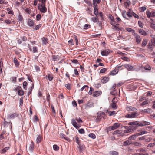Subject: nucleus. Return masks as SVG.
Masks as SVG:
<instances>
[{
    "instance_id": "13",
    "label": "nucleus",
    "mask_w": 155,
    "mask_h": 155,
    "mask_svg": "<svg viewBox=\"0 0 155 155\" xmlns=\"http://www.w3.org/2000/svg\"><path fill=\"white\" fill-rule=\"evenodd\" d=\"M109 78L107 77H104L101 80V83L104 84L107 82L109 80Z\"/></svg>"
},
{
    "instance_id": "31",
    "label": "nucleus",
    "mask_w": 155,
    "mask_h": 155,
    "mask_svg": "<svg viewBox=\"0 0 155 155\" xmlns=\"http://www.w3.org/2000/svg\"><path fill=\"white\" fill-rule=\"evenodd\" d=\"M88 136L89 137L93 139H94L96 138L95 135L93 133H90L89 134Z\"/></svg>"
},
{
    "instance_id": "44",
    "label": "nucleus",
    "mask_w": 155,
    "mask_h": 155,
    "mask_svg": "<svg viewBox=\"0 0 155 155\" xmlns=\"http://www.w3.org/2000/svg\"><path fill=\"white\" fill-rule=\"evenodd\" d=\"M3 63L2 61H0V73H2V69L1 68V66L3 65Z\"/></svg>"
},
{
    "instance_id": "30",
    "label": "nucleus",
    "mask_w": 155,
    "mask_h": 155,
    "mask_svg": "<svg viewBox=\"0 0 155 155\" xmlns=\"http://www.w3.org/2000/svg\"><path fill=\"white\" fill-rule=\"evenodd\" d=\"M98 117H101L103 115H105V113L103 112H100L97 113Z\"/></svg>"
},
{
    "instance_id": "24",
    "label": "nucleus",
    "mask_w": 155,
    "mask_h": 155,
    "mask_svg": "<svg viewBox=\"0 0 155 155\" xmlns=\"http://www.w3.org/2000/svg\"><path fill=\"white\" fill-rule=\"evenodd\" d=\"M18 20L19 22H22L23 21V18L21 15H19L18 16Z\"/></svg>"
},
{
    "instance_id": "38",
    "label": "nucleus",
    "mask_w": 155,
    "mask_h": 155,
    "mask_svg": "<svg viewBox=\"0 0 155 155\" xmlns=\"http://www.w3.org/2000/svg\"><path fill=\"white\" fill-rule=\"evenodd\" d=\"M53 148L54 150H58L59 149V147L56 145H54L53 146Z\"/></svg>"
},
{
    "instance_id": "5",
    "label": "nucleus",
    "mask_w": 155,
    "mask_h": 155,
    "mask_svg": "<svg viewBox=\"0 0 155 155\" xmlns=\"http://www.w3.org/2000/svg\"><path fill=\"white\" fill-rule=\"evenodd\" d=\"M134 35L135 36L136 42L138 44L141 41V38L139 35L137 34L134 33Z\"/></svg>"
},
{
    "instance_id": "4",
    "label": "nucleus",
    "mask_w": 155,
    "mask_h": 155,
    "mask_svg": "<svg viewBox=\"0 0 155 155\" xmlns=\"http://www.w3.org/2000/svg\"><path fill=\"white\" fill-rule=\"evenodd\" d=\"M18 114L16 113H12L10 114L7 117V119L14 118L18 116Z\"/></svg>"
},
{
    "instance_id": "23",
    "label": "nucleus",
    "mask_w": 155,
    "mask_h": 155,
    "mask_svg": "<svg viewBox=\"0 0 155 155\" xmlns=\"http://www.w3.org/2000/svg\"><path fill=\"white\" fill-rule=\"evenodd\" d=\"M60 136L64 138L66 140L68 141L69 140V139L68 137H65V135L63 133H60Z\"/></svg>"
},
{
    "instance_id": "39",
    "label": "nucleus",
    "mask_w": 155,
    "mask_h": 155,
    "mask_svg": "<svg viewBox=\"0 0 155 155\" xmlns=\"http://www.w3.org/2000/svg\"><path fill=\"white\" fill-rule=\"evenodd\" d=\"M108 113L110 116L114 115L116 114L115 112L114 111H109Z\"/></svg>"
},
{
    "instance_id": "45",
    "label": "nucleus",
    "mask_w": 155,
    "mask_h": 155,
    "mask_svg": "<svg viewBox=\"0 0 155 155\" xmlns=\"http://www.w3.org/2000/svg\"><path fill=\"white\" fill-rule=\"evenodd\" d=\"M121 133V132L120 131V130H117L116 131H115L113 133V134H120Z\"/></svg>"
},
{
    "instance_id": "27",
    "label": "nucleus",
    "mask_w": 155,
    "mask_h": 155,
    "mask_svg": "<svg viewBox=\"0 0 155 155\" xmlns=\"http://www.w3.org/2000/svg\"><path fill=\"white\" fill-rule=\"evenodd\" d=\"M88 88H89V87L87 85H85L81 88V89L80 90H81V91H82L84 89H85V90L86 91L87 90H88Z\"/></svg>"
},
{
    "instance_id": "19",
    "label": "nucleus",
    "mask_w": 155,
    "mask_h": 155,
    "mask_svg": "<svg viewBox=\"0 0 155 155\" xmlns=\"http://www.w3.org/2000/svg\"><path fill=\"white\" fill-rule=\"evenodd\" d=\"M60 57L58 55H53L52 56L53 60L54 61L59 60Z\"/></svg>"
},
{
    "instance_id": "20",
    "label": "nucleus",
    "mask_w": 155,
    "mask_h": 155,
    "mask_svg": "<svg viewBox=\"0 0 155 155\" xmlns=\"http://www.w3.org/2000/svg\"><path fill=\"white\" fill-rule=\"evenodd\" d=\"M41 39L43 41V43L44 45H45L47 44L48 42V40L47 38L45 37H43Z\"/></svg>"
},
{
    "instance_id": "63",
    "label": "nucleus",
    "mask_w": 155,
    "mask_h": 155,
    "mask_svg": "<svg viewBox=\"0 0 155 155\" xmlns=\"http://www.w3.org/2000/svg\"><path fill=\"white\" fill-rule=\"evenodd\" d=\"M135 137V136L134 135H132L131 136H130L129 137V140H134V138Z\"/></svg>"
},
{
    "instance_id": "15",
    "label": "nucleus",
    "mask_w": 155,
    "mask_h": 155,
    "mask_svg": "<svg viewBox=\"0 0 155 155\" xmlns=\"http://www.w3.org/2000/svg\"><path fill=\"white\" fill-rule=\"evenodd\" d=\"M101 0H93V5L94 6H97V5L96 3L97 4H99L101 2Z\"/></svg>"
},
{
    "instance_id": "1",
    "label": "nucleus",
    "mask_w": 155,
    "mask_h": 155,
    "mask_svg": "<svg viewBox=\"0 0 155 155\" xmlns=\"http://www.w3.org/2000/svg\"><path fill=\"white\" fill-rule=\"evenodd\" d=\"M83 122L82 120L80 117H76L75 119H72L71 120V123L72 125L77 129L81 127L80 123H82Z\"/></svg>"
},
{
    "instance_id": "10",
    "label": "nucleus",
    "mask_w": 155,
    "mask_h": 155,
    "mask_svg": "<svg viewBox=\"0 0 155 155\" xmlns=\"http://www.w3.org/2000/svg\"><path fill=\"white\" fill-rule=\"evenodd\" d=\"M128 124L130 125H134L135 126H139V123L137 121L130 122Z\"/></svg>"
},
{
    "instance_id": "12",
    "label": "nucleus",
    "mask_w": 155,
    "mask_h": 155,
    "mask_svg": "<svg viewBox=\"0 0 155 155\" xmlns=\"http://www.w3.org/2000/svg\"><path fill=\"white\" fill-rule=\"evenodd\" d=\"M34 148V143L33 141L31 142L29 147V150L30 152H32Z\"/></svg>"
},
{
    "instance_id": "34",
    "label": "nucleus",
    "mask_w": 155,
    "mask_h": 155,
    "mask_svg": "<svg viewBox=\"0 0 155 155\" xmlns=\"http://www.w3.org/2000/svg\"><path fill=\"white\" fill-rule=\"evenodd\" d=\"M34 87V86H31V88H29L28 89V95L29 96V95L30 94H31V92H32V89Z\"/></svg>"
},
{
    "instance_id": "14",
    "label": "nucleus",
    "mask_w": 155,
    "mask_h": 155,
    "mask_svg": "<svg viewBox=\"0 0 155 155\" xmlns=\"http://www.w3.org/2000/svg\"><path fill=\"white\" fill-rule=\"evenodd\" d=\"M96 7L94 6V13L96 16L98 17V10Z\"/></svg>"
},
{
    "instance_id": "51",
    "label": "nucleus",
    "mask_w": 155,
    "mask_h": 155,
    "mask_svg": "<svg viewBox=\"0 0 155 155\" xmlns=\"http://www.w3.org/2000/svg\"><path fill=\"white\" fill-rule=\"evenodd\" d=\"M22 41H25L27 40V38L25 36H23L21 38Z\"/></svg>"
},
{
    "instance_id": "11",
    "label": "nucleus",
    "mask_w": 155,
    "mask_h": 155,
    "mask_svg": "<svg viewBox=\"0 0 155 155\" xmlns=\"http://www.w3.org/2000/svg\"><path fill=\"white\" fill-rule=\"evenodd\" d=\"M41 8L40 9V11L42 13H45L47 11V9L44 5H41Z\"/></svg>"
},
{
    "instance_id": "37",
    "label": "nucleus",
    "mask_w": 155,
    "mask_h": 155,
    "mask_svg": "<svg viewBox=\"0 0 155 155\" xmlns=\"http://www.w3.org/2000/svg\"><path fill=\"white\" fill-rule=\"evenodd\" d=\"M144 68L147 70H150L151 69V68L148 65L145 66Z\"/></svg>"
},
{
    "instance_id": "54",
    "label": "nucleus",
    "mask_w": 155,
    "mask_h": 155,
    "mask_svg": "<svg viewBox=\"0 0 155 155\" xmlns=\"http://www.w3.org/2000/svg\"><path fill=\"white\" fill-rule=\"evenodd\" d=\"M147 132L146 131H142L139 133L138 134V135H142L143 134H145L146 133H147Z\"/></svg>"
},
{
    "instance_id": "59",
    "label": "nucleus",
    "mask_w": 155,
    "mask_h": 155,
    "mask_svg": "<svg viewBox=\"0 0 155 155\" xmlns=\"http://www.w3.org/2000/svg\"><path fill=\"white\" fill-rule=\"evenodd\" d=\"M25 11L26 12L28 13V14H30L31 12V10L28 8L26 9Z\"/></svg>"
},
{
    "instance_id": "53",
    "label": "nucleus",
    "mask_w": 155,
    "mask_h": 155,
    "mask_svg": "<svg viewBox=\"0 0 155 155\" xmlns=\"http://www.w3.org/2000/svg\"><path fill=\"white\" fill-rule=\"evenodd\" d=\"M74 38L75 40L76 44L77 45H78V37L76 36L75 35H74Z\"/></svg>"
},
{
    "instance_id": "40",
    "label": "nucleus",
    "mask_w": 155,
    "mask_h": 155,
    "mask_svg": "<svg viewBox=\"0 0 155 155\" xmlns=\"http://www.w3.org/2000/svg\"><path fill=\"white\" fill-rule=\"evenodd\" d=\"M46 77H48V78L49 81H52L53 78V77L50 74H48V76L47 75Z\"/></svg>"
},
{
    "instance_id": "49",
    "label": "nucleus",
    "mask_w": 155,
    "mask_h": 155,
    "mask_svg": "<svg viewBox=\"0 0 155 155\" xmlns=\"http://www.w3.org/2000/svg\"><path fill=\"white\" fill-rule=\"evenodd\" d=\"M155 146V143H149V144L147 147H153Z\"/></svg>"
},
{
    "instance_id": "21",
    "label": "nucleus",
    "mask_w": 155,
    "mask_h": 155,
    "mask_svg": "<svg viewBox=\"0 0 155 155\" xmlns=\"http://www.w3.org/2000/svg\"><path fill=\"white\" fill-rule=\"evenodd\" d=\"M152 111L150 109H147L142 110V112L143 113H150Z\"/></svg>"
},
{
    "instance_id": "8",
    "label": "nucleus",
    "mask_w": 155,
    "mask_h": 155,
    "mask_svg": "<svg viewBox=\"0 0 155 155\" xmlns=\"http://www.w3.org/2000/svg\"><path fill=\"white\" fill-rule=\"evenodd\" d=\"M126 109L129 111H134L137 110V109L131 106H128L126 107Z\"/></svg>"
},
{
    "instance_id": "50",
    "label": "nucleus",
    "mask_w": 155,
    "mask_h": 155,
    "mask_svg": "<svg viewBox=\"0 0 155 155\" xmlns=\"http://www.w3.org/2000/svg\"><path fill=\"white\" fill-rule=\"evenodd\" d=\"M107 69L106 68H103L102 69H101L100 71V73H105L106 71H107Z\"/></svg>"
},
{
    "instance_id": "56",
    "label": "nucleus",
    "mask_w": 155,
    "mask_h": 155,
    "mask_svg": "<svg viewBox=\"0 0 155 155\" xmlns=\"http://www.w3.org/2000/svg\"><path fill=\"white\" fill-rule=\"evenodd\" d=\"M94 91V89L91 87H90V91L88 92V94L90 95H91L92 94V91Z\"/></svg>"
},
{
    "instance_id": "47",
    "label": "nucleus",
    "mask_w": 155,
    "mask_h": 155,
    "mask_svg": "<svg viewBox=\"0 0 155 155\" xmlns=\"http://www.w3.org/2000/svg\"><path fill=\"white\" fill-rule=\"evenodd\" d=\"M111 106L113 108L116 109L117 108V106L116 105V104L112 103L111 105Z\"/></svg>"
},
{
    "instance_id": "29",
    "label": "nucleus",
    "mask_w": 155,
    "mask_h": 155,
    "mask_svg": "<svg viewBox=\"0 0 155 155\" xmlns=\"http://www.w3.org/2000/svg\"><path fill=\"white\" fill-rule=\"evenodd\" d=\"M18 93L19 95L22 96L24 94V92L22 90H19L18 91Z\"/></svg>"
},
{
    "instance_id": "7",
    "label": "nucleus",
    "mask_w": 155,
    "mask_h": 155,
    "mask_svg": "<svg viewBox=\"0 0 155 155\" xmlns=\"http://www.w3.org/2000/svg\"><path fill=\"white\" fill-rule=\"evenodd\" d=\"M27 23L28 25L31 27H33L35 24L34 21L30 19L28 20Z\"/></svg>"
},
{
    "instance_id": "48",
    "label": "nucleus",
    "mask_w": 155,
    "mask_h": 155,
    "mask_svg": "<svg viewBox=\"0 0 155 155\" xmlns=\"http://www.w3.org/2000/svg\"><path fill=\"white\" fill-rule=\"evenodd\" d=\"M125 39V38L121 35H119L117 37V40H124Z\"/></svg>"
},
{
    "instance_id": "28",
    "label": "nucleus",
    "mask_w": 155,
    "mask_h": 155,
    "mask_svg": "<svg viewBox=\"0 0 155 155\" xmlns=\"http://www.w3.org/2000/svg\"><path fill=\"white\" fill-rule=\"evenodd\" d=\"M14 62L16 67H18L19 65V63L16 58L14 59Z\"/></svg>"
},
{
    "instance_id": "18",
    "label": "nucleus",
    "mask_w": 155,
    "mask_h": 155,
    "mask_svg": "<svg viewBox=\"0 0 155 155\" xmlns=\"http://www.w3.org/2000/svg\"><path fill=\"white\" fill-rule=\"evenodd\" d=\"M139 32L140 34L144 36H145L147 35L145 31L143 29H139Z\"/></svg>"
},
{
    "instance_id": "6",
    "label": "nucleus",
    "mask_w": 155,
    "mask_h": 155,
    "mask_svg": "<svg viewBox=\"0 0 155 155\" xmlns=\"http://www.w3.org/2000/svg\"><path fill=\"white\" fill-rule=\"evenodd\" d=\"M110 53V51L108 49L103 50L101 52V54L103 56H107Z\"/></svg>"
},
{
    "instance_id": "58",
    "label": "nucleus",
    "mask_w": 155,
    "mask_h": 155,
    "mask_svg": "<svg viewBox=\"0 0 155 155\" xmlns=\"http://www.w3.org/2000/svg\"><path fill=\"white\" fill-rule=\"evenodd\" d=\"M101 84L99 83L96 84H94V87L97 88H99L100 87Z\"/></svg>"
},
{
    "instance_id": "43",
    "label": "nucleus",
    "mask_w": 155,
    "mask_h": 155,
    "mask_svg": "<svg viewBox=\"0 0 155 155\" xmlns=\"http://www.w3.org/2000/svg\"><path fill=\"white\" fill-rule=\"evenodd\" d=\"M146 14L148 18H150L151 17V12L149 11H147Z\"/></svg>"
},
{
    "instance_id": "46",
    "label": "nucleus",
    "mask_w": 155,
    "mask_h": 155,
    "mask_svg": "<svg viewBox=\"0 0 155 155\" xmlns=\"http://www.w3.org/2000/svg\"><path fill=\"white\" fill-rule=\"evenodd\" d=\"M41 18V15L40 14H38L36 16V20L37 21H39Z\"/></svg>"
},
{
    "instance_id": "25",
    "label": "nucleus",
    "mask_w": 155,
    "mask_h": 155,
    "mask_svg": "<svg viewBox=\"0 0 155 155\" xmlns=\"http://www.w3.org/2000/svg\"><path fill=\"white\" fill-rule=\"evenodd\" d=\"M147 39H144L142 43V46L143 47L145 46L147 44Z\"/></svg>"
},
{
    "instance_id": "64",
    "label": "nucleus",
    "mask_w": 155,
    "mask_h": 155,
    "mask_svg": "<svg viewBox=\"0 0 155 155\" xmlns=\"http://www.w3.org/2000/svg\"><path fill=\"white\" fill-rule=\"evenodd\" d=\"M140 10L141 12H144L145 10H146V7H142L140 8Z\"/></svg>"
},
{
    "instance_id": "9",
    "label": "nucleus",
    "mask_w": 155,
    "mask_h": 155,
    "mask_svg": "<svg viewBox=\"0 0 155 155\" xmlns=\"http://www.w3.org/2000/svg\"><path fill=\"white\" fill-rule=\"evenodd\" d=\"M124 66L128 71H132L133 70V67L129 64H125Z\"/></svg>"
},
{
    "instance_id": "57",
    "label": "nucleus",
    "mask_w": 155,
    "mask_h": 155,
    "mask_svg": "<svg viewBox=\"0 0 155 155\" xmlns=\"http://www.w3.org/2000/svg\"><path fill=\"white\" fill-rule=\"evenodd\" d=\"M65 87L68 89L69 90L70 89V84H66L65 85Z\"/></svg>"
},
{
    "instance_id": "61",
    "label": "nucleus",
    "mask_w": 155,
    "mask_h": 155,
    "mask_svg": "<svg viewBox=\"0 0 155 155\" xmlns=\"http://www.w3.org/2000/svg\"><path fill=\"white\" fill-rule=\"evenodd\" d=\"M125 29L126 31L129 32H131L133 30L132 29L129 28H126Z\"/></svg>"
},
{
    "instance_id": "3",
    "label": "nucleus",
    "mask_w": 155,
    "mask_h": 155,
    "mask_svg": "<svg viewBox=\"0 0 155 155\" xmlns=\"http://www.w3.org/2000/svg\"><path fill=\"white\" fill-rule=\"evenodd\" d=\"M120 125V123H116L113 126H110L108 127L107 130L109 131H111L116 129L119 127Z\"/></svg>"
},
{
    "instance_id": "26",
    "label": "nucleus",
    "mask_w": 155,
    "mask_h": 155,
    "mask_svg": "<svg viewBox=\"0 0 155 155\" xmlns=\"http://www.w3.org/2000/svg\"><path fill=\"white\" fill-rule=\"evenodd\" d=\"M75 139L76 142L78 144V145L80 146V140H79V138H78V137L77 136H76L75 137Z\"/></svg>"
},
{
    "instance_id": "2",
    "label": "nucleus",
    "mask_w": 155,
    "mask_h": 155,
    "mask_svg": "<svg viewBox=\"0 0 155 155\" xmlns=\"http://www.w3.org/2000/svg\"><path fill=\"white\" fill-rule=\"evenodd\" d=\"M140 114L137 111L132 112L130 114L126 115L125 117L127 118H135L137 117Z\"/></svg>"
},
{
    "instance_id": "16",
    "label": "nucleus",
    "mask_w": 155,
    "mask_h": 155,
    "mask_svg": "<svg viewBox=\"0 0 155 155\" xmlns=\"http://www.w3.org/2000/svg\"><path fill=\"white\" fill-rule=\"evenodd\" d=\"M118 70L115 68L110 72V74L112 75H114L118 73Z\"/></svg>"
},
{
    "instance_id": "33",
    "label": "nucleus",
    "mask_w": 155,
    "mask_h": 155,
    "mask_svg": "<svg viewBox=\"0 0 155 155\" xmlns=\"http://www.w3.org/2000/svg\"><path fill=\"white\" fill-rule=\"evenodd\" d=\"M9 149V147H5L2 150V153H5L7 150H8Z\"/></svg>"
},
{
    "instance_id": "62",
    "label": "nucleus",
    "mask_w": 155,
    "mask_h": 155,
    "mask_svg": "<svg viewBox=\"0 0 155 155\" xmlns=\"http://www.w3.org/2000/svg\"><path fill=\"white\" fill-rule=\"evenodd\" d=\"M72 104L73 106L75 107H76L77 105V104L75 101H72Z\"/></svg>"
},
{
    "instance_id": "35",
    "label": "nucleus",
    "mask_w": 155,
    "mask_h": 155,
    "mask_svg": "<svg viewBox=\"0 0 155 155\" xmlns=\"http://www.w3.org/2000/svg\"><path fill=\"white\" fill-rule=\"evenodd\" d=\"M121 58L126 61L129 62L130 61V59L128 58H127L126 57H122Z\"/></svg>"
},
{
    "instance_id": "41",
    "label": "nucleus",
    "mask_w": 155,
    "mask_h": 155,
    "mask_svg": "<svg viewBox=\"0 0 155 155\" xmlns=\"http://www.w3.org/2000/svg\"><path fill=\"white\" fill-rule=\"evenodd\" d=\"M133 143L135 146H138L140 147H141V143H140L137 142Z\"/></svg>"
},
{
    "instance_id": "22",
    "label": "nucleus",
    "mask_w": 155,
    "mask_h": 155,
    "mask_svg": "<svg viewBox=\"0 0 155 155\" xmlns=\"http://www.w3.org/2000/svg\"><path fill=\"white\" fill-rule=\"evenodd\" d=\"M131 143V142L129 140H127L123 142V145L124 146H129Z\"/></svg>"
},
{
    "instance_id": "42",
    "label": "nucleus",
    "mask_w": 155,
    "mask_h": 155,
    "mask_svg": "<svg viewBox=\"0 0 155 155\" xmlns=\"http://www.w3.org/2000/svg\"><path fill=\"white\" fill-rule=\"evenodd\" d=\"M78 131L79 133L81 134H83L85 133V131L83 128L80 129L78 130Z\"/></svg>"
},
{
    "instance_id": "55",
    "label": "nucleus",
    "mask_w": 155,
    "mask_h": 155,
    "mask_svg": "<svg viewBox=\"0 0 155 155\" xmlns=\"http://www.w3.org/2000/svg\"><path fill=\"white\" fill-rule=\"evenodd\" d=\"M132 15L134 16L135 18H137V19H139V17L134 12H133Z\"/></svg>"
},
{
    "instance_id": "52",
    "label": "nucleus",
    "mask_w": 155,
    "mask_h": 155,
    "mask_svg": "<svg viewBox=\"0 0 155 155\" xmlns=\"http://www.w3.org/2000/svg\"><path fill=\"white\" fill-rule=\"evenodd\" d=\"M91 20L94 22H96L98 19L96 17H93L91 18Z\"/></svg>"
},
{
    "instance_id": "17",
    "label": "nucleus",
    "mask_w": 155,
    "mask_h": 155,
    "mask_svg": "<svg viewBox=\"0 0 155 155\" xmlns=\"http://www.w3.org/2000/svg\"><path fill=\"white\" fill-rule=\"evenodd\" d=\"M42 139V137L40 135H38L36 139V143H38L40 142Z\"/></svg>"
},
{
    "instance_id": "60",
    "label": "nucleus",
    "mask_w": 155,
    "mask_h": 155,
    "mask_svg": "<svg viewBox=\"0 0 155 155\" xmlns=\"http://www.w3.org/2000/svg\"><path fill=\"white\" fill-rule=\"evenodd\" d=\"M126 15L129 17H131L132 15L131 13L128 12L126 13Z\"/></svg>"
},
{
    "instance_id": "32",
    "label": "nucleus",
    "mask_w": 155,
    "mask_h": 155,
    "mask_svg": "<svg viewBox=\"0 0 155 155\" xmlns=\"http://www.w3.org/2000/svg\"><path fill=\"white\" fill-rule=\"evenodd\" d=\"M101 91H95V93H94L93 94V96H94L97 97L101 93Z\"/></svg>"
},
{
    "instance_id": "36",
    "label": "nucleus",
    "mask_w": 155,
    "mask_h": 155,
    "mask_svg": "<svg viewBox=\"0 0 155 155\" xmlns=\"http://www.w3.org/2000/svg\"><path fill=\"white\" fill-rule=\"evenodd\" d=\"M41 24H39L36 25L35 27L34 28V30H36L38 29H39L41 26Z\"/></svg>"
}]
</instances>
